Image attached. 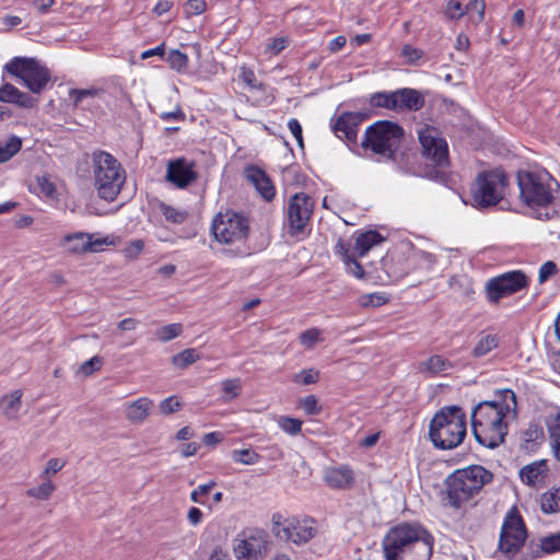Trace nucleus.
I'll return each instance as SVG.
<instances>
[{"label":"nucleus","instance_id":"6e6552de","mask_svg":"<svg viewBox=\"0 0 560 560\" xmlns=\"http://www.w3.org/2000/svg\"><path fill=\"white\" fill-rule=\"evenodd\" d=\"M211 232L220 244H243L249 234V221L235 211L220 212L212 220Z\"/></svg>","mask_w":560,"mask_h":560},{"label":"nucleus","instance_id":"f3484780","mask_svg":"<svg viewBox=\"0 0 560 560\" xmlns=\"http://www.w3.org/2000/svg\"><path fill=\"white\" fill-rule=\"evenodd\" d=\"M195 164L186 159L170 161L167 164L166 179L177 188H186L197 180Z\"/></svg>","mask_w":560,"mask_h":560},{"label":"nucleus","instance_id":"423d86ee","mask_svg":"<svg viewBox=\"0 0 560 560\" xmlns=\"http://www.w3.org/2000/svg\"><path fill=\"white\" fill-rule=\"evenodd\" d=\"M404 138V129L396 122L380 120L366 128L362 147L385 159H393Z\"/></svg>","mask_w":560,"mask_h":560},{"label":"nucleus","instance_id":"ddd939ff","mask_svg":"<svg viewBox=\"0 0 560 560\" xmlns=\"http://www.w3.org/2000/svg\"><path fill=\"white\" fill-rule=\"evenodd\" d=\"M275 533L280 538L301 545L314 538L318 528L313 518L289 517L275 522Z\"/></svg>","mask_w":560,"mask_h":560},{"label":"nucleus","instance_id":"69168bd1","mask_svg":"<svg viewBox=\"0 0 560 560\" xmlns=\"http://www.w3.org/2000/svg\"><path fill=\"white\" fill-rule=\"evenodd\" d=\"M89 241L91 242V247L88 248V252H97L103 245L113 244L108 237L94 238L92 234H89Z\"/></svg>","mask_w":560,"mask_h":560},{"label":"nucleus","instance_id":"412c9836","mask_svg":"<svg viewBox=\"0 0 560 560\" xmlns=\"http://www.w3.org/2000/svg\"><path fill=\"white\" fill-rule=\"evenodd\" d=\"M548 476L547 460H535L520 470L521 480L530 487H538L546 481Z\"/></svg>","mask_w":560,"mask_h":560},{"label":"nucleus","instance_id":"58836bf2","mask_svg":"<svg viewBox=\"0 0 560 560\" xmlns=\"http://www.w3.org/2000/svg\"><path fill=\"white\" fill-rule=\"evenodd\" d=\"M199 360V354L195 349H186L172 358V363L178 369H185Z\"/></svg>","mask_w":560,"mask_h":560},{"label":"nucleus","instance_id":"8fccbe9b","mask_svg":"<svg viewBox=\"0 0 560 560\" xmlns=\"http://www.w3.org/2000/svg\"><path fill=\"white\" fill-rule=\"evenodd\" d=\"M300 406L306 415L314 416L320 412L318 400L314 395H308L301 399Z\"/></svg>","mask_w":560,"mask_h":560},{"label":"nucleus","instance_id":"72a5a7b5","mask_svg":"<svg viewBox=\"0 0 560 560\" xmlns=\"http://www.w3.org/2000/svg\"><path fill=\"white\" fill-rule=\"evenodd\" d=\"M22 147V141L19 137H11L5 142H0V163L9 161L16 154Z\"/></svg>","mask_w":560,"mask_h":560},{"label":"nucleus","instance_id":"473e14b6","mask_svg":"<svg viewBox=\"0 0 560 560\" xmlns=\"http://www.w3.org/2000/svg\"><path fill=\"white\" fill-rule=\"evenodd\" d=\"M370 104L374 107L387 109H397L396 91L374 93L370 98Z\"/></svg>","mask_w":560,"mask_h":560},{"label":"nucleus","instance_id":"5701e85b","mask_svg":"<svg viewBox=\"0 0 560 560\" xmlns=\"http://www.w3.org/2000/svg\"><path fill=\"white\" fill-rule=\"evenodd\" d=\"M396 110H418L424 104V100L421 94L418 91L408 88L396 91Z\"/></svg>","mask_w":560,"mask_h":560},{"label":"nucleus","instance_id":"37998d69","mask_svg":"<svg viewBox=\"0 0 560 560\" xmlns=\"http://www.w3.org/2000/svg\"><path fill=\"white\" fill-rule=\"evenodd\" d=\"M540 548L545 553H555L560 551V532L542 537Z\"/></svg>","mask_w":560,"mask_h":560},{"label":"nucleus","instance_id":"2f4dec72","mask_svg":"<svg viewBox=\"0 0 560 560\" xmlns=\"http://www.w3.org/2000/svg\"><path fill=\"white\" fill-rule=\"evenodd\" d=\"M452 368L450 361L443 359L440 355H432L427 361L421 363L420 370L425 371L429 374H438Z\"/></svg>","mask_w":560,"mask_h":560},{"label":"nucleus","instance_id":"09e8293b","mask_svg":"<svg viewBox=\"0 0 560 560\" xmlns=\"http://www.w3.org/2000/svg\"><path fill=\"white\" fill-rule=\"evenodd\" d=\"M65 465L66 462L61 458H50L47 462L45 469L40 472L39 477L50 479V477L60 471Z\"/></svg>","mask_w":560,"mask_h":560},{"label":"nucleus","instance_id":"0e129e2a","mask_svg":"<svg viewBox=\"0 0 560 560\" xmlns=\"http://www.w3.org/2000/svg\"><path fill=\"white\" fill-rule=\"evenodd\" d=\"M349 252L350 244L339 240L335 246V253L341 257L343 262L350 261V259L352 258Z\"/></svg>","mask_w":560,"mask_h":560},{"label":"nucleus","instance_id":"5fc2aeb1","mask_svg":"<svg viewBox=\"0 0 560 560\" xmlns=\"http://www.w3.org/2000/svg\"><path fill=\"white\" fill-rule=\"evenodd\" d=\"M557 272H558V267L553 261L549 260V261L544 262L541 265V267L539 268V276H538L539 283L546 282L550 277H552Z\"/></svg>","mask_w":560,"mask_h":560},{"label":"nucleus","instance_id":"c9c22d12","mask_svg":"<svg viewBox=\"0 0 560 560\" xmlns=\"http://www.w3.org/2000/svg\"><path fill=\"white\" fill-rule=\"evenodd\" d=\"M170 67L177 72H185L188 67V56L178 49H172L166 58Z\"/></svg>","mask_w":560,"mask_h":560},{"label":"nucleus","instance_id":"9b49d317","mask_svg":"<svg viewBox=\"0 0 560 560\" xmlns=\"http://www.w3.org/2000/svg\"><path fill=\"white\" fill-rule=\"evenodd\" d=\"M529 287V278L522 270L503 272L487 280L485 293L487 301L498 304L502 299L513 295Z\"/></svg>","mask_w":560,"mask_h":560},{"label":"nucleus","instance_id":"f03ea898","mask_svg":"<svg viewBox=\"0 0 560 560\" xmlns=\"http://www.w3.org/2000/svg\"><path fill=\"white\" fill-rule=\"evenodd\" d=\"M382 547L385 560H429L433 538L418 524L401 523L387 532Z\"/></svg>","mask_w":560,"mask_h":560},{"label":"nucleus","instance_id":"774afa93","mask_svg":"<svg viewBox=\"0 0 560 560\" xmlns=\"http://www.w3.org/2000/svg\"><path fill=\"white\" fill-rule=\"evenodd\" d=\"M143 246L144 244L141 240L132 241L125 249L126 255L129 257H135L143 249Z\"/></svg>","mask_w":560,"mask_h":560},{"label":"nucleus","instance_id":"a19ab883","mask_svg":"<svg viewBox=\"0 0 560 560\" xmlns=\"http://www.w3.org/2000/svg\"><path fill=\"white\" fill-rule=\"evenodd\" d=\"M103 365V359L98 355H95L85 362H83L78 371L77 374L82 377H88L92 375L94 372L98 371Z\"/></svg>","mask_w":560,"mask_h":560},{"label":"nucleus","instance_id":"6e6d98bb","mask_svg":"<svg viewBox=\"0 0 560 560\" xmlns=\"http://www.w3.org/2000/svg\"><path fill=\"white\" fill-rule=\"evenodd\" d=\"M180 406L182 404L179 399L177 397L172 396L161 401L160 411L163 415H170L179 410Z\"/></svg>","mask_w":560,"mask_h":560},{"label":"nucleus","instance_id":"9d476101","mask_svg":"<svg viewBox=\"0 0 560 560\" xmlns=\"http://www.w3.org/2000/svg\"><path fill=\"white\" fill-rule=\"evenodd\" d=\"M4 70L20 79L33 93H40L50 80L49 71L33 58L14 57Z\"/></svg>","mask_w":560,"mask_h":560},{"label":"nucleus","instance_id":"f8f14e48","mask_svg":"<svg viewBox=\"0 0 560 560\" xmlns=\"http://www.w3.org/2000/svg\"><path fill=\"white\" fill-rule=\"evenodd\" d=\"M314 208V200L305 192H298L289 198L287 206V229L290 235L305 234Z\"/></svg>","mask_w":560,"mask_h":560},{"label":"nucleus","instance_id":"20e7f679","mask_svg":"<svg viewBox=\"0 0 560 560\" xmlns=\"http://www.w3.org/2000/svg\"><path fill=\"white\" fill-rule=\"evenodd\" d=\"M91 165L98 196L108 201L114 200L126 179L121 164L110 153L96 150L92 153Z\"/></svg>","mask_w":560,"mask_h":560},{"label":"nucleus","instance_id":"cd10ccee","mask_svg":"<svg viewBox=\"0 0 560 560\" xmlns=\"http://www.w3.org/2000/svg\"><path fill=\"white\" fill-rule=\"evenodd\" d=\"M384 237L376 231L361 233L355 240L354 249L360 257H363L375 245L381 244Z\"/></svg>","mask_w":560,"mask_h":560},{"label":"nucleus","instance_id":"de8ad7c7","mask_svg":"<svg viewBox=\"0 0 560 560\" xmlns=\"http://www.w3.org/2000/svg\"><path fill=\"white\" fill-rule=\"evenodd\" d=\"M445 15L451 20H458L467 14V9L457 0H450L446 3Z\"/></svg>","mask_w":560,"mask_h":560},{"label":"nucleus","instance_id":"a878e982","mask_svg":"<svg viewBox=\"0 0 560 560\" xmlns=\"http://www.w3.org/2000/svg\"><path fill=\"white\" fill-rule=\"evenodd\" d=\"M539 506L544 514H556L560 512V486L552 487L539 497Z\"/></svg>","mask_w":560,"mask_h":560},{"label":"nucleus","instance_id":"a18cd8bd","mask_svg":"<svg viewBox=\"0 0 560 560\" xmlns=\"http://www.w3.org/2000/svg\"><path fill=\"white\" fill-rule=\"evenodd\" d=\"M544 438L542 429L537 424H532L524 433V439L527 448H533Z\"/></svg>","mask_w":560,"mask_h":560},{"label":"nucleus","instance_id":"39448f33","mask_svg":"<svg viewBox=\"0 0 560 560\" xmlns=\"http://www.w3.org/2000/svg\"><path fill=\"white\" fill-rule=\"evenodd\" d=\"M508 185L509 176L501 168L478 173L470 188L472 205L476 208L498 205L504 198Z\"/></svg>","mask_w":560,"mask_h":560},{"label":"nucleus","instance_id":"0eeeda50","mask_svg":"<svg viewBox=\"0 0 560 560\" xmlns=\"http://www.w3.org/2000/svg\"><path fill=\"white\" fill-rule=\"evenodd\" d=\"M492 474L482 466H470L456 470L448 480V497L453 505L459 506L490 482Z\"/></svg>","mask_w":560,"mask_h":560},{"label":"nucleus","instance_id":"c03bdc74","mask_svg":"<svg viewBox=\"0 0 560 560\" xmlns=\"http://www.w3.org/2000/svg\"><path fill=\"white\" fill-rule=\"evenodd\" d=\"M182 334L180 324H170L158 329L156 337L162 342H167Z\"/></svg>","mask_w":560,"mask_h":560},{"label":"nucleus","instance_id":"dca6fc26","mask_svg":"<svg viewBox=\"0 0 560 560\" xmlns=\"http://www.w3.org/2000/svg\"><path fill=\"white\" fill-rule=\"evenodd\" d=\"M267 540L259 529H248L233 540V552L237 560H260L264 558Z\"/></svg>","mask_w":560,"mask_h":560},{"label":"nucleus","instance_id":"393cba45","mask_svg":"<svg viewBox=\"0 0 560 560\" xmlns=\"http://www.w3.org/2000/svg\"><path fill=\"white\" fill-rule=\"evenodd\" d=\"M0 102L16 104L21 107H31L33 100L30 95L21 92L11 83H4L0 86Z\"/></svg>","mask_w":560,"mask_h":560},{"label":"nucleus","instance_id":"2eb2a0df","mask_svg":"<svg viewBox=\"0 0 560 560\" xmlns=\"http://www.w3.org/2000/svg\"><path fill=\"white\" fill-rule=\"evenodd\" d=\"M423 155L438 166L448 164V147L435 127L422 126L418 129Z\"/></svg>","mask_w":560,"mask_h":560},{"label":"nucleus","instance_id":"a211bd4d","mask_svg":"<svg viewBox=\"0 0 560 560\" xmlns=\"http://www.w3.org/2000/svg\"><path fill=\"white\" fill-rule=\"evenodd\" d=\"M364 115L347 112L340 115L332 124L335 135L350 143H354L358 137V129L363 121Z\"/></svg>","mask_w":560,"mask_h":560},{"label":"nucleus","instance_id":"4d7b16f0","mask_svg":"<svg viewBox=\"0 0 560 560\" xmlns=\"http://www.w3.org/2000/svg\"><path fill=\"white\" fill-rule=\"evenodd\" d=\"M360 304L365 307H376L383 305L386 302V299L378 293H371L368 295H363L359 300Z\"/></svg>","mask_w":560,"mask_h":560},{"label":"nucleus","instance_id":"13d9d810","mask_svg":"<svg viewBox=\"0 0 560 560\" xmlns=\"http://www.w3.org/2000/svg\"><path fill=\"white\" fill-rule=\"evenodd\" d=\"M465 9H467V13H477V22H481L483 20L486 9L485 0H470L469 3L465 5Z\"/></svg>","mask_w":560,"mask_h":560},{"label":"nucleus","instance_id":"3c124183","mask_svg":"<svg viewBox=\"0 0 560 560\" xmlns=\"http://www.w3.org/2000/svg\"><path fill=\"white\" fill-rule=\"evenodd\" d=\"M36 183L39 189V194L47 198H54L56 192L55 184L46 176L37 177Z\"/></svg>","mask_w":560,"mask_h":560},{"label":"nucleus","instance_id":"4be33fe9","mask_svg":"<svg viewBox=\"0 0 560 560\" xmlns=\"http://www.w3.org/2000/svg\"><path fill=\"white\" fill-rule=\"evenodd\" d=\"M22 389H14L0 399V411L7 419H18L22 409Z\"/></svg>","mask_w":560,"mask_h":560},{"label":"nucleus","instance_id":"bb28decb","mask_svg":"<svg viewBox=\"0 0 560 560\" xmlns=\"http://www.w3.org/2000/svg\"><path fill=\"white\" fill-rule=\"evenodd\" d=\"M61 245L67 248L68 252L72 254H80L88 252V248L91 247V242L89 241V233L78 232L74 234L66 235Z\"/></svg>","mask_w":560,"mask_h":560},{"label":"nucleus","instance_id":"680f3d73","mask_svg":"<svg viewBox=\"0 0 560 560\" xmlns=\"http://www.w3.org/2000/svg\"><path fill=\"white\" fill-rule=\"evenodd\" d=\"M207 3L205 0H188L186 3V11L188 14H201L205 12Z\"/></svg>","mask_w":560,"mask_h":560},{"label":"nucleus","instance_id":"864d4df0","mask_svg":"<svg viewBox=\"0 0 560 560\" xmlns=\"http://www.w3.org/2000/svg\"><path fill=\"white\" fill-rule=\"evenodd\" d=\"M214 486H215L214 481H210L209 483L198 486L190 493V500L192 502H195V503H198V504H205V502L201 499V497L208 494Z\"/></svg>","mask_w":560,"mask_h":560},{"label":"nucleus","instance_id":"7ed1b4c3","mask_svg":"<svg viewBox=\"0 0 560 560\" xmlns=\"http://www.w3.org/2000/svg\"><path fill=\"white\" fill-rule=\"evenodd\" d=\"M430 439L434 446L451 450L466 436V416L462 408L451 406L435 413L430 423Z\"/></svg>","mask_w":560,"mask_h":560},{"label":"nucleus","instance_id":"7c9ffc66","mask_svg":"<svg viewBox=\"0 0 560 560\" xmlns=\"http://www.w3.org/2000/svg\"><path fill=\"white\" fill-rule=\"evenodd\" d=\"M550 445L558 460H560V415L549 417L547 419Z\"/></svg>","mask_w":560,"mask_h":560},{"label":"nucleus","instance_id":"b1692460","mask_svg":"<svg viewBox=\"0 0 560 560\" xmlns=\"http://www.w3.org/2000/svg\"><path fill=\"white\" fill-rule=\"evenodd\" d=\"M153 402L148 397H140L126 406V418L131 423L143 422L150 413Z\"/></svg>","mask_w":560,"mask_h":560},{"label":"nucleus","instance_id":"e2e57ef3","mask_svg":"<svg viewBox=\"0 0 560 560\" xmlns=\"http://www.w3.org/2000/svg\"><path fill=\"white\" fill-rule=\"evenodd\" d=\"M348 273L354 276L358 279L364 277V269L360 262L357 261L353 257L350 261L345 262Z\"/></svg>","mask_w":560,"mask_h":560},{"label":"nucleus","instance_id":"79ce46f5","mask_svg":"<svg viewBox=\"0 0 560 560\" xmlns=\"http://www.w3.org/2000/svg\"><path fill=\"white\" fill-rule=\"evenodd\" d=\"M278 425L288 434L295 435L301 432L302 421L291 417L281 416L277 420Z\"/></svg>","mask_w":560,"mask_h":560},{"label":"nucleus","instance_id":"1a4fd4ad","mask_svg":"<svg viewBox=\"0 0 560 560\" xmlns=\"http://www.w3.org/2000/svg\"><path fill=\"white\" fill-rule=\"evenodd\" d=\"M520 197L528 207H547L553 201L550 177L546 173L520 172Z\"/></svg>","mask_w":560,"mask_h":560},{"label":"nucleus","instance_id":"f704fd0d","mask_svg":"<svg viewBox=\"0 0 560 560\" xmlns=\"http://www.w3.org/2000/svg\"><path fill=\"white\" fill-rule=\"evenodd\" d=\"M231 458L242 465H255L259 462L260 455L250 448H241L232 451Z\"/></svg>","mask_w":560,"mask_h":560},{"label":"nucleus","instance_id":"c756f323","mask_svg":"<svg viewBox=\"0 0 560 560\" xmlns=\"http://www.w3.org/2000/svg\"><path fill=\"white\" fill-rule=\"evenodd\" d=\"M102 93L101 89L89 88V89H71L69 91V98L72 101L74 107L86 108L88 100L97 97Z\"/></svg>","mask_w":560,"mask_h":560},{"label":"nucleus","instance_id":"603ef678","mask_svg":"<svg viewBox=\"0 0 560 560\" xmlns=\"http://www.w3.org/2000/svg\"><path fill=\"white\" fill-rule=\"evenodd\" d=\"M240 79L242 82L249 89H259L260 84L257 83L256 75L254 71L249 68L242 67L240 72Z\"/></svg>","mask_w":560,"mask_h":560},{"label":"nucleus","instance_id":"aec40b11","mask_svg":"<svg viewBox=\"0 0 560 560\" xmlns=\"http://www.w3.org/2000/svg\"><path fill=\"white\" fill-rule=\"evenodd\" d=\"M246 179L255 187L257 192L267 201L276 195L275 186L265 171L258 166H247L244 171Z\"/></svg>","mask_w":560,"mask_h":560},{"label":"nucleus","instance_id":"e433bc0d","mask_svg":"<svg viewBox=\"0 0 560 560\" xmlns=\"http://www.w3.org/2000/svg\"><path fill=\"white\" fill-rule=\"evenodd\" d=\"M498 346V339L494 335H483L475 346L472 353L475 357H483Z\"/></svg>","mask_w":560,"mask_h":560},{"label":"nucleus","instance_id":"4468645a","mask_svg":"<svg viewBox=\"0 0 560 560\" xmlns=\"http://www.w3.org/2000/svg\"><path fill=\"white\" fill-rule=\"evenodd\" d=\"M526 539V529L522 517L511 512L501 528L499 551L508 558H513Z\"/></svg>","mask_w":560,"mask_h":560},{"label":"nucleus","instance_id":"c85d7f7f","mask_svg":"<svg viewBox=\"0 0 560 560\" xmlns=\"http://www.w3.org/2000/svg\"><path fill=\"white\" fill-rule=\"evenodd\" d=\"M43 481L42 483L28 488L26 490V495L30 498H33L37 501H47L51 498L52 493L56 491L57 486L56 483L48 478H40Z\"/></svg>","mask_w":560,"mask_h":560},{"label":"nucleus","instance_id":"6ab92c4d","mask_svg":"<svg viewBox=\"0 0 560 560\" xmlns=\"http://www.w3.org/2000/svg\"><path fill=\"white\" fill-rule=\"evenodd\" d=\"M323 479L331 489L347 490L354 485L355 475L348 465L328 466L323 470Z\"/></svg>","mask_w":560,"mask_h":560},{"label":"nucleus","instance_id":"ea45409f","mask_svg":"<svg viewBox=\"0 0 560 560\" xmlns=\"http://www.w3.org/2000/svg\"><path fill=\"white\" fill-rule=\"evenodd\" d=\"M160 209L165 217V219L172 223L180 224L187 218V212L179 210L175 207L168 206L166 203H161Z\"/></svg>","mask_w":560,"mask_h":560},{"label":"nucleus","instance_id":"bf43d9fd","mask_svg":"<svg viewBox=\"0 0 560 560\" xmlns=\"http://www.w3.org/2000/svg\"><path fill=\"white\" fill-rule=\"evenodd\" d=\"M300 340L304 347L311 348L314 343L319 341V330L308 329L301 334Z\"/></svg>","mask_w":560,"mask_h":560},{"label":"nucleus","instance_id":"338daca9","mask_svg":"<svg viewBox=\"0 0 560 560\" xmlns=\"http://www.w3.org/2000/svg\"><path fill=\"white\" fill-rule=\"evenodd\" d=\"M288 45V39L284 37L275 38L269 45L268 50H270L273 55H278Z\"/></svg>","mask_w":560,"mask_h":560},{"label":"nucleus","instance_id":"49530a36","mask_svg":"<svg viewBox=\"0 0 560 560\" xmlns=\"http://www.w3.org/2000/svg\"><path fill=\"white\" fill-rule=\"evenodd\" d=\"M319 380V372L315 369L303 370L293 376V382L302 385L315 384Z\"/></svg>","mask_w":560,"mask_h":560},{"label":"nucleus","instance_id":"f257e3e1","mask_svg":"<svg viewBox=\"0 0 560 560\" xmlns=\"http://www.w3.org/2000/svg\"><path fill=\"white\" fill-rule=\"evenodd\" d=\"M516 395L503 389L493 400L479 402L471 411V429L477 442L494 448L504 442L509 424L516 417Z\"/></svg>","mask_w":560,"mask_h":560},{"label":"nucleus","instance_id":"4c0bfd02","mask_svg":"<svg viewBox=\"0 0 560 560\" xmlns=\"http://www.w3.org/2000/svg\"><path fill=\"white\" fill-rule=\"evenodd\" d=\"M242 382L240 378H230L221 383L222 399L231 401L240 395Z\"/></svg>","mask_w":560,"mask_h":560},{"label":"nucleus","instance_id":"052dcab7","mask_svg":"<svg viewBox=\"0 0 560 560\" xmlns=\"http://www.w3.org/2000/svg\"><path fill=\"white\" fill-rule=\"evenodd\" d=\"M288 128L291 131V133L293 135V137L295 138V140H296L298 144L300 145V148H303L302 126L299 122V120L295 119V118H291L288 121Z\"/></svg>","mask_w":560,"mask_h":560}]
</instances>
